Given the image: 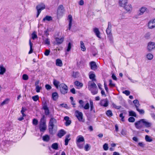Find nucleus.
Instances as JSON below:
<instances>
[{
    "instance_id": "1",
    "label": "nucleus",
    "mask_w": 155,
    "mask_h": 155,
    "mask_svg": "<svg viewBox=\"0 0 155 155\" xmlns=\"http://www.w3.org/2000/svg\"><path fill=\"white\" fill-rule=\"evenodd\" d=\"M45 118V116L43 115L40 122L39 128L41 132H44L46 129L47 126Z\"/></svg>"
},
{
    "instance_id": "2",
    "label": "nucleus",
    "mask_w": 155,
    "mask_h": 155,
    "mask_svg": "<svg viewBox=\"0 0 155 155\" xmlns=\"http://www.w3.org/2000/svg\"><path fill=\"white\" fill-rule=\"evenodd\" d=\"M74 114L79 122H84L85 119L83 118V114L82 112L76 110Z\"/></svg>"
},
{
    "instance_id": "3",
    "label": "nucleus",
    "mask_w": 155,
    "mask_h": 155,
    "mask_svg": "<svg viewBox=\"0 0 155 155\" xmlns=\"http://www.w3.org/2000/svg\"><path fill=\"white\" fill-rule=\"evenodd\" d=\"M56 120L53 117L51 118L49 123L48 128L50 133H52L54 124L56 123Z\"/></svg>"
},
{
    "instance_id": "4",
    "label": "nucleus",
    "mask_w": 155,
    "mask_h": 155,
    "mask_svg": "<svg viewBox=\"0 0 155 155\" xmlns=\"http://www.w3.org/2000/svg\"><path fill=\"white\" fill-rule=\"evenodd\" d=\"M45 8V6L43 3H41L38 5L36 7V8L37 11V13L36 17L38 18L41 12Z\"/></svg>"
},
{
    "instance_id": "5",
    "label": "nucleus",
    "mask_w": 155,
    "mask_h": 155,
    "mask_svg": "<svg viewBox=\"0 0 155 155\" xmlns=\"http://www.w3.org/2000/svg\"><path fill=\"white\" fill-rule=\"evenodd\" d=\"M61 93L64 94L67 93L68 89L67 86L64 84L61 83L59 85Z\"/></svg>"
},
{
    "instance_id": "6",
    "label": "nucleus",
    "mask_w": 155,
    "mask_h": 155,
    "mask_svg": "<svg viewBox=\"0 0 155 155\" xmlns=\"http://www.w3.org/2000/svg\"><path fill=\"white\" fill-rule=\"evenodd\" d=\"M79 103L80 104L79 107L81 109L84 108L85 110H88L90 106L88 103H87L84 106V101L82 100H80L79 101Z\"/></svg>"
},
{
    "instance_id": "7",
    "label": "nucleus",
    "mask_w": 155,
    "mask_h": 155,
    "mask_svg": "<svg viewBox=\"0 0 155 155\" xmlns=\"http://www.w3.org/2000/svg\"><path fill=\"white\" fill-rule=\"evenodd\" d=\"M148 12V9L146 7L143 6L139 9L137 14V15L138 16L142 15L145 12Z\"/></svg>"
},
{
    "instance_id": "8",
    "label": "nucleus",
    "mask_w": 155,
    "mask_h": 155,
    "mask_svg": "<svg viewBox=\"0 0 155 155\" xmlns=\"http://www.w3.org/2000/svg\"><path fill=\"white\" fill-rule=\"evenodd\" d=\"M147 49L150 52L155 49V42L150 41L149 42L147 46Z\"/></svg>"
},
{
    "instance_id": "9",
    "label": "nucleus",
    "mask_w": 155,
    "mask_h": 155,
    "mask_svg": "<svg viewBox=\"0 0 155 155\" xmlns=\"http://www.w3.org/2000/svg\"><path fill=\"white\" fill-rule=\"evenodd\" d=\"M64 11L65 10L63 5H59L57 10V15L59 16L62 15L64 13Z\"/></svg>"
},
{
    "instance_id": "10",
    "label": "nucleus",
    "mask_w": 155,
    "mask_h": 155,
    "mask_svg": "<svg viewBox=\"0 0 155 155\" xmlns=\"http://www.w3.org/2000/svg\"><path fill=\"white\" fill-rule=\"evenodd\" d=\"M135 126L137 129H140L143 126L142 119L136 122L135 123Z\"/></svg>"
},
{
    "instance_id": "11",
    "label": "nucleus",
    "mask_w": 155,
    "mask_h": 155,
    "mask_svg": "<svg viewBox=\"0 0 155 155\" xmlns=\"http://www.w3.org/2000/svg\"><path fill=\"white\" fill-rule=\"evenodd\" d=\"M148 26L149 29H152L155 27V19L150 21L148 23Z\"/></svg>"
},
{
    "instance_id": "12",
    "label": "nucleus",
    "mask_w": 155,
    "mask_h": 155,
    "mask_svg": "<svg viewBox=\"0 0 155 155\" xmlns=\"http://www.w3.org/2000/svg\"><path fill=\"white\" fill-rule=\"evenodd\" d=\"M100 105L101 106L107 107L108 105V101L107 99H105L101 101Z\"/></svg>"
},
{
    "instance_id": "13",
    "label": "nucleus",
    "mask_w": 155,
    "mask_h": 155,
    "mask_svg": "<svg viewBox=\"0 0 155 155\" xmlns=\"http://www.w3.org/2000/svg\"><path fill=\"white\" fill-rule=\"evenodd\" d=\"M143 125L145 127L149 128L152 125V123L149 122L147 120L144 119H142Z\"/></svg>"
},
{
    "instance_id": "14",
    "label": "nucleus",
    "mask_w": 155,
    "mask_h": 155,
    "mask_svg": "<svg viewBox=\"0 0 155 155\" xmlns=\"http://www.w3.org/2000/svg\"><path fill=\"white\" fill-rule=\"evenodd\" d=\"M66 133V132L64 130L61 129L58 131L57 136L61 138Z\"/></svg>"
},
{
    "instance_id": "15",
    "label": "nucleus",
    "mask_w": 155,
    "mask_h": 155,
    "mask_svg": "<svg viewBox=\"0 0 155 155\" xmlns=\"http://www.w3.org/2000/svg\"><path fill=\"white\" fill-rule=\"evenodd\" d=\"M111 23L110 22H108V27L106 30V32L107 34L111 33Z\"/></svg>"
},
{
    "instance_id": "16",
    "label": "nucleus",
    "mask_w": 155,
    "mask_h": 155,
    "mask_svg": "<svg viewBox=\"0 0 155 155\" xmlns=\"http://www.w3.org/2000/svg\"><path fill=\"white\" fill-rule=\"evenodd\" d=\"M127 12H130L132 10V5L130 4L126 5L124 7Z\"/></svg>"
},
{
    "instance_id": "17",
    "label": "nucleus",
    "mask_w": 155,
    "mask_h": 155,
    "mask_svg": "<svg viewBox=\"0 0 155 155\" xmlns=\"http://www.w3.org/2000/svg\"><path fill=\"white\" fill-rule=\"evenodd\" d=\"M97 88V86L93 82H91V83H89L88 88L89 90H91L93 88Z\"/></svg>"
},
{
    "instance_id": "18",
    "label": "nucleus",
    "mask_w": 155,
    "mask_h": 155,
    "mask_svg": "<svg viewBox=\"0 0 155 155\" xmlns=\"http://www.w3.org/2000/svg\"><path fill=\"white\" fill-rule=\"evenodd\" d=\"M119 3L121 6L124 7L127 4V0H120Z\"/></svg>"
},
{
    "instance_id": "19",
    "label": "nucleus",
    "mask_w": 155,
    "mask_h": 155,
    "mask_svg": "<svg viewBox=\"0 0 155 155\" xmlns=\"http://www.w3.org/2000/svg\"><path fill=\"white\" fill-rule=\"evenodd\" d=\"M64 120L66 121L65 124L66 126H68L71 123V120H69V118L68 116H65L64 117Z\"/></svg>"
},
{
    "instance_id": "20",
    "label": "nucleus",
    "mask_w": 155,
    "mask_h": 155,
    "mask_svg": "<svg viewBox=\"0 0 155 155\" xmlns=\"http://www.w3.org/2000/svg\"><path fill=\"white\" fill-rule=\"evenodd\" d=\"M90 66L92 70H94L97 69V65L94 62L92 61L90 62Z\"/></svg>"
},
{
    "instance_id": "21",
    "label": "nucleus",
    "mask_w": 155,
    "mask_h": 155,
    "mask_svg": "<svg viewBox=\"0 0 155 155\" xmlns=\"http://www.w3.org/2000/svg\"><path fill=\"white\" fill-rule=\"evenodd\" d=\"M90 105V111H92L94 113H95V111L94 108V106L93 101L91 100L89 101Z\"/></svg>"
},
{
    "instance_id": "22",
    "label": "nucleus",
    "mask_w": 155,
    "mask_h": 155,
    "mask_svg": "<svg viewBox=\"0 0 155 155\" xmlns=\"http://www.w3.org/2000/svg\"><path fill=\"white\" fill-rule=\"evenodd\" d=\"M68 18L69 20V27L68 28V29L70 30L72 25V16L71 15H68Z\"/></svg>"
},
{
    "instance_id": "23",
    "label": "nucleus",
    "mask_w": 155,
    "mask_h": 155,
    "mask_svg": "<svg viewBox=\"0 0 155 155\" xmlns=\"http://www.w3.org/2000/svg\"><path fill=\"white\" fill-rule=\"evenodd\" d=\"M94 33L99 38H101V37H100V32L99 31L98 29L97 28H95L94 29Z\"/></svg>"
},
{
    "instance_id": "24",
    "label": "nucleus",
    "mask_w": 155,
    "mask_h": 155,
    "mask_svg": "<svg viewBox=\"0 0 155 155\" xmlns=\"http://www.w3.org/2000/svg\"><path fill=\"white\" fill-rule=\"evenodd\" d=\"M77 143H81L84 141V137L82 136H79L77 137Z\"/></svg>"
},
{
    "instance_id": "25",
    "label": "nucleus",
    "mask_w": 155,
    "mask_h": 155,
    "mask_svg": "<svg viewBox=\"0 0 155 155\" xmlns=\"http://www.w3.org/2000/svg\"><path fill=\"white\" fill-rule=\"evenodd\" d=\"M42 140L45 142H48L50 140V137L48 135H45L42 137Z\"/></svg>"
},
{
    "instance_id": "26",
    "label": "nucleus",
    "mask_w": 155,
    "mask_h": 155,
    "mask_svg": "<svg viewBox=\"0 0 155 155\" xmlns=\"http://www.w3.org/2000/svg\"><path fill=\"white\" fill-rule=\"evenodd\" d=\"M55 40L57 44H61L64 40V38L62 37L60 38H55Z\"/></svg>"
},
{
    "instance_id": "27",
    "label": "nucleus",
    "mask_w": 155,
    "mask_h": 155,
    "mask_svg": "<svg viewBox=\"0 0 155 155\" xmlns=\"http://www.w3.org/2000/svg\"><path fill=\"white\" fill-rule=\"evenodd\" d=\"M70 135H67L65 136V145L66 146L68 144L69 141L70 140V138H69Z\"/></svg>"
},
{
    "instance_id": "28",
    "label": "nucleus",
    "mask_w": 155,
    "mask_h": 155,
    "mask_svg": "<svg viewBox=\"0 0 155 155\" xmlns=\"http://www.w3.org/2000/svg\"><path fill=\"white\" fill-rule=\"evenodd\" d=\"M29 45L30 47V50L28 52L29 54H31L32 53L33 51V50L32 48L33 44L31 43V39L29 40Z\"/></svg>"
},
{
    "instance_id": "29",
    "label": "nucleus",
    "mask_w": 155,
    "mask_h": 155,
    "mask_svg": "<svg viewBox=\"0 0 155 155\" xmlns=\"http://www.w3.org/2000/svg\"><path fill=\"white\" fill-rule=\"evenodd\" d=\"M56 65L60 67H61L62 65V61L59 59H56Z\"/></svg>"
},
{
    "instance_id": "30",
    "label": "nucleus",
    "mask_w": 155,
    "mask_h": 155,
    "mask_svg": "<svg viewBox=\"0 0 155 155\" xmlns=\"http://www.w3.org/2000/svg\"><path fill=\"white\" fill-rule=\"evenodd\" d=\"M133 103L134 104L136 109L139 107L140 106L138 101L137 100H135L133 101Z\"/></svg>"
},
{
    "instance_id": "31",
    "label": "nucleus",
    "mask_w": 155,
    "mask_h": 155,
    "mask_svg": "<svg viewBox=\"0 0 155 155\" xmlns=\"http://www.w3.org/2000/svg\"><path fill=\"white\" fill-rule=\"evenodd\" d=\"M52 96L53 100L55 101L58 98V95L57 92H55L52 93Z\"/></svg>"
},
{
    "instance_id": "32",
    "label": "nucleus",
    "mask_w": 155,
    "mask_h": 155,
    "mask_svg": "<svg viewBox=\"0 0 155 155\" xmlns=\"http://www.w3.org/2000/svg\"><path fill=\"white\" fill-rule=\"evenodd\" d=\"M53 84L57 88H58L60 84V82L59 81L54 79L53 81Z\"/></svg>"
},
{
    "instance_id": "33",
    "label": "nucleus",
    "mask_w": 155,
    "mask_h": 155,
    "mask_svg": "<svg viewBox=\"0 0 155 155\" xmlns=\"http://www.w3.org/2000/svg\"><path fill=\"white\" fill-rule=\"evenodd\" d=\"M6 69L5 68H4L2 66H0V74H3L5 72Z\"/></svg>"
},
{
    "instance_id": "34",
    "label": "nucleus",
    "mask_w": 155,
    "mask_h": 155,
    "mask_svg": "<svg viewBox=\"0 0 155 155\" xmlns=\"http://www.w3.org/2000/svg\"><path fill=\"white\" fill-rule=\"evenodd\" d=\"M107 38L110 43H112L113 41V37L112 33L107 34Z\"/></svg>"
},
{
    "instance_id": "35",
    "label": "nucleus",
    "mask_w": 155,
    "mask_h": 155,
    "mask_svg": "<svg viewBox=\"0 0 155 155\" xmlns=\"http://www.w3.org/2000/svg\"><path fill=\"white\" fill-rule=\"evenodd\" d=\"M91 91V93L93 95H95L97 94L98 92V89L97 88L92 89L91 90H90Z\"/></svg>"
},
{
    "instance_id": "36",
    "label": "nucleus",
    "mask_w": 155,
    "mask_h": 155,
    "mask_svg": "<svg viewBox=\"0 0 155 155\" xmlns=\"http://www.w3.org/2000/svg\"><path fill=\"white\" fill-rule=\"evenodd\" d=\"M80 46L81 50L83 51H84L86 50V48L84 45V44L82 41H80Z\"/></svg>"
},
{
    "instance_id": "37",
    "label": "nucleus",
    "mask_w": 155,
    "mask_h": 155,
    "mask_svg": "<svg viewBox=\"0 0 155 155\" xmlns=\"http://www.w3.org/2000/svg\"><path fill=\"white\" fill-rule=\"evenodd\" d=\"M106 114L108 117H111L113 115L112 111L110 110H108L106 112Z\"/></svg>"
},
{
    "instance_id": "38",
    "label": "nucleus",
    "mask_w": 155,
    "mask_h": 155,
    "mask_svg": "<svg viewBox=\"0 0 155 155\" xmlns=\"http://www.w3.org/2000/svg\"><path fill=\"white\" fill-rule=\"evenodd\" d=\"M52 20V17L51 16H46L42 20L43 21H45L47 20L48 21H50Z\"/></svg>"
},
{
    "instance_id": "39",
    "label": "nucleus",
    "mask_w": 155,
    "mask_h": 155,
    "mask_svg": "<svg viewBox=\"0 0 155 155\" xmlns=\"http://www.w3.org/2000/svg\"><path fill=\"white\" fill-rule=\"evenodd\" d=\"M89 78L90 79L92 80V81H94L95 80V75L94 74H91V72H90L89 73Z\"/></svg>"
},
{
    "instance_id": "40",
    "label": "nucleus",
    "mask_w": 155,
    "mask_h": 155,
    "mask_svg": "<svg viewBox=\"0 0 155 155\" xmlns=\"http://www.w3.org/2000/svg\"><path fill=\"white\" fill-rule=\"evenodd\" d=\"M51 147L53 149L57 150L58 148V144L57 143H54L52 145Z\"/></svg>"
},
{
    "instance_id": "41",
    "label": "nucleus",
    "mask_w": 155,
    "mask_h": 155,
    "mask_svg": "<svg viewBox=\"0 0 155 155\" xmlns=\"http://www.w3.org/2000/svg\"><path fill=\"white\" fill-rule=\"evenodd\" d=\"M147 58L149 60H152L153 58V55L151 53H148L146 55Z\"/></svg>"
},
{
    "instance_id": "42",
    "label": "nucleus",
    "mask_w": 155,
    "mask_h": 155,
    "mask_svg": "<svg viewBox=\"0 0 155 155\" xmlns=\"http://www.w3.org/2000/svg\"><path fill=\"white\" fill-rule=\"evenodd\" d=\"M145 139L146 141L148 142H150L153 141L151 138L147 135L145 136Z\"/></svg>"
},
{
    "instance_id": "43",
    "label": "nucleus",
    "mask_w": 155,
    "mask_h": 155,
    "mask_svg": "<svg viewBox=\"0 0 155 155\" xmlns=\"http://www.w3.org/2000/svg\"><path fill=\"white\" fill-rule=\"evenodd\" d=\"M44 43L45 44L49 45L50 44V41L48 38H46L45 39H43Z\"/></svg>"
},
{
    "instance_id": "44",
    "label": "nucleus",
    "mask_w": 155,
    "mask_h": 155,
    "mask_svg": "<svg viewBox=\"0 0 155 155\" xmlns=\"http://www.w3.org/2000/svg\"><path fill=\"white\" fill-rule=\"evenodd\" d=\"M74 84L75 85L78 86H79L80 87H82L83 86V84L82 83H80L79 82L76 81L74 82Z\"/></svg>"
},
{
    "instance_id": "45",
    "label": "nucleus",
    "mask_w": 155,
    "mask_h": 155,
    "mask_svg": "<svg viewBox=\"0 0 155 155\" xmlns=\"http://www.w3.org/2000/svg\"><path fill=\"white\" fill-rule=\"evenodd\" d=\"M121 134L122 135L126 136L127 135V131L125 130L122 129L121 131Z\"/></svg>"
},
{
    "instance_id": "46",
    "label": "nucleus",
    "mask_w": 155,
    "mask_h": 155,
    "mask_svg": "<svg viewBox=\"0 0 155 155\" xmlns=\"http://www.w3.org/2000/svg\"><path fill=\"white\" fill-rule=\"evenodd\" d=\"M129 115L130 116H133L135 117L136 116V113L133 111H130L129 112Z\"/></svg>"
},
{
    "instance_id": "47",
    "label": "nucleus",
    "mask_w": 155,
    "mask_h": 155,
    "mask_svg": "<svg viewBox=\"0 0 155 155\" xmlns=\"http://www.w3.org/2000/svg\"><path fill=\"white\" fill-rule=\"evenodd\" d=\"M103 148L104 150H107L108 149V144L107 143H104L103 146Z\"/></svg>"
},
{
    "instance_id": "48",
    "label": "nucleus",
    "mask_w": 155,
    "mask_h": 155,
    "mask_svg": "<svg viewBox=\"0 0 155 155\" xmlns=\"http://www.w3.org/2000/svg\"><path fill=\"white\" fill-rule=\"evenodd\" d=\"M71 48V42H69L68 43V45L67 46V51L68 52L69 51Z\"/></svg>"
},
{
    "instance_id": "49",
    "label": "nucleus",
    "mask_w": 155,
    "mask_h": 155,
    "mask_svg": "<svg viewBox=\"0 0 155 155\" xmlns=\"http://www.w3.org/2000/svg\"><path fill=\"white\" fill-rule=\"evenodd\" d=\"M8 99H6L1 103V105L2 106H3L5 104H8Z\"/></svg>"
},
{
    "instance_id": "50",
    "label": "nucleus",
    "mask_w": 155,
    "mask_h": 155,
    "mask_svg": "<svg viewBox=\"0 0 155 155\" xmlns=\"http://www.w3.org/2000/svg\"><path fill=\"white\" fill-rule=\"evenodd\" d=\"M32 99L35 101H37L39 99V96L38 95H35L32 97Z\"/></svg>"
},
{
    "instance_id": "51",
    "label": "nucleus",
    "mask_w": 155,
    "mask_h": 155,
    "mask_svg": "<svg viewBox=\"0 0 155 155\" xmlns=\"http://www.w3.org/2000/svg\"><path fill=\"white\" fill-rule=\"evenodd\" d=\"M50 52V50L46 49L44 54L46 56H48L49 55Z\"/></svg>"
},
{
    "instance_id": "52",
    "label": "nucleus",
    "mask_w": 155,
    "mask_h": 155,
    "mask_svg": "<svg viewBox=\"0 0 155 155\" xmlns=\"http://www.w3.org/2000/svg\"><path fill=\"white\" fill-rule=\"evenodd\" d=\"M135 118L133 117H130L128 119V121L129 122H133L135 121Z\"/></svg>"
},
{
    "instance_id": "53",
    "label": "nucleus",
    "mask_w": 155,
    "mask_h": 155,
    "mask_svg": "<svg viewBox=\"0 0 155 155\" xmlns=\"http://www.w3.org/2000/svg\"><path fill=\"white\" fill-rule=\"evenodd\" d=\"M41 88V87H40L39 86H36L35 90L38 93L40 92Z\"/></svg>"
},
{
    "instance_id": "54",
    "label": "nucleus",
    "mask_w": 155,
    "mask_h": 155,
    "mask_svg": "<svg viewBox=\"0 0 155 155\" xmlns=\"http://www.w3.org/2000/svg\"><path fill=\"white\" fill-rule=\"evenodd\" d=\"M136 110L138 111L139 112L140 114H143L144 113V111L143 110H140L138 108H137Z\"/></svg>"
},
{
    "instance_id": "55",
    "label": "nucleus",
    "mask_w": 155,
    "mask_h": 155,
    "mask_svg": "<svg viewBox=\"0 0 155 155\" xmlns=\"http://www.w3.org/2000/svg\"><path fill=\"white\" fill-rule=\"evenodd\" d=\"M109 85L110 87H114L115 86V84H114L112 83V81L110 79L109 80Z\"/></svg>"
},
{
    "instance_id": "56",
    "label": "nucleus",
    "mask_w": 155,
    "mask_h": 155,
    "mask_svg": "<svg viewBox=\"0 0 155 155\" xmlns=\"http://www.w3.org/2000/svg\"><path fill=\"white\" fill-rule=\"evenodd\" d=\"M90 149L89 145L88 144H86L84 147V149L86 151H88Z\"/></svg>"
},
{
    "instance_id": "57",
    "label": "nucleus",
    "mask_w": 155,
    "mask_h": 155,
    "mask_svg": "<svg viewBox=\"0 0 155 155\" xmlns=\"http://www.w3.org/2000/svg\"><path fill=\"white\" fill-rule=\"evenodd\" d=\"M22 78L24 80H27L28 79V76L27 75L24 74L22 76Z\"/></svg>"
},
{
    "instance_id": "58",
    "label": "nucleus",
    "mask_w": 155,
    "mask_h": 155,
    "mask_svg": "<svg viewBox=\"0 0 155 155\" xmlns=\"http://www.w3.org/2000/svg\"><path fill=\"white\" fill-rule=\"evenodd\" d=\"M38 121L36 119H34L33 120V124L35 125H36L38 124Z\"/></svg>"
},
{
    "instance_id": "59",
    "label": "nucleus",
    "mask_w": 155,
    "mask_h": 155,
    "mask_svg": "<svg viewBox=\"0 0 155 155\" xmlns=\"http://www.w3.org/2000/svg\"><path fill=\"white\" fill-rule=\"evenodd\" d=\"M123 93L125 94L127 96H128L130 94V92L127 90H125L123 92Z\"/></svg>"
},
{
    "instance_id": "60",
    "label": "nucleus",
    "mask_w": 155,
    "mask_h": 155,
    "mask_svg": "<svg viewBox=\"0 0 155 155\" xmlns=\"http://www.w3.org/2000/svg\"><path fill=\"white\" fill-rule=\"evenodd\" d=\"M37 38V35L34 32L32 34V39L34 40Z\"/></svg>"
},
{
    "instance_id": "61",
    "label": "nucleus",
    "mask_w": 155,
    "mask_h": 155,
    "mask_svg": "<svg viewBox=\"0 0 155 155\" xmlns=\"http://www.w3.org/2000/svg\"><path fill=\"white\" fill-rule=\"evenodd\" d=\"M78 146L80 148H82L83 146V144H81L80 143H77Z\"/></svg>"
},
{
    "instance_id": "62",
    "label": "nucleus",
    "mask_w": 155,
    "mask_h": 155,
    "mask_svg": "<svg viewBox=\"0 0 155 155\" xmlns=\"http://www.w3.org/2000/svg\"><path fill=\"white\" fill-rule=\"evenodd\" d=\"M112 105L116 109H119L121 107L120 106H117L115 104H112Z\"/></svg>"
},
{
    "instance_id": "63",
    "label": "nucleus",
    "mask_w": 155,
    "mask_h": 155,
    "mask_svg": "<svg viewBox=\"0 0 155 155\" xmlns=\"http://www.w3.org/2000/svg\"><path fill=\"white\" fill-rule=\"evenodd\" d=\"M120 117L121 118V120L123 121H124V117L123 116V114L121 113L119 115Z\"/></svg>"
},
{
    "instance_id": "64",
    "label": "nucleus",
    "mask_w": 155,
    "mask_h": 155,
    "mask_svg": "<svg viewBox=\"0 0 155 155\" xmlns=\"http://www.w3.org/2000/svg\"><path fill=\"white\" fill-rule=\"evenodd\" d=\"M45 88L48 90H49L51 89V87L48 84H46L45 85Z\"/></svg>"
}]
</instances>
